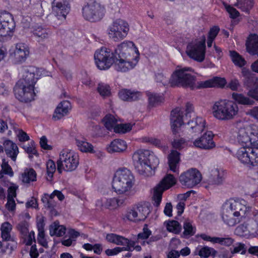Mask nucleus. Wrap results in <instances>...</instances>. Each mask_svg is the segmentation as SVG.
Returning <instances> with one entry per match:
<instances>
[{"label": "nucleus", "mask_w": 258, "mask_h": 258, "mask_svg": "<svg viewBox=\"0 0 258 258\" xmlns=\"http://www.w3.org/2000/svg\"><path fill=\"white\" fill-rule=\"evenodd\" d=\"M132 158L136 170L145 176L153 175L159 164L158 158L149 150H138L134 152Z\"/></svg>", "instance_id": "7ed1b4c3"}, {"label": "nucleus", "mask_w": 258, "mask_h": 258, "mask_svg": "<svg viewBox=\"0 0 258 258\" xmlns=\"http://www.w3.org/2000/svg\"><path fill=\"white\" fill-rule=\"evenodd\" d=\"M164 100L162 96L157 94H151L149 95V102L151 106H156L161 102H163Z\"/></svg>", "instance_id": "864d4df0"}, {"label": "nucleus", "mask_w": 258, "mask_h": 258, "mask_svg": "<svg viewBox=\"0 0 258 258\" xmlns=\"http://www.w3.org/2000/svg\"><path fill=\"white\" fill-rule=\"evenodd\" d=\"M135 177L132 172L126 168L118 169L115 172L112 188L118 194H126L132 188Z\"/></svg>", "instance_id": "20e7f679"}, {"label": "nucleus", "mask_w": 258, "mask_h": 258, "mask_svg": "<svg viewBox=\"0 0 258 258\" xmlns=\"http://www.w3.org/2000/svg\"><path fill=\"white\" fill-rule=\"evenodd\" d=\"M37 73L36 68L33 67L23 70L22 78L14 88L15 96L20 101L28 102L34 100L35 95L34 88L37 79Z\"/></svg>", "instance_id": "f03ea898"}, {"label": "nucleus", "mask_w": 258, "mask_h": 258, "mask_svg": "<svg viewBox=\"0 0 258 258\" xmlns=\"http://www.w3.org/2000/svg\"><path fill=\"white\" fill-rule=\"evenodd\" d=\"M234 6L241 11L248 13L253 7V0H237Z\"/></svg>", "instance_id": "58836bf2"}, {"label": "nucleus", "mask_w": 258, "mask_h": 258, "mask_svg": "<svg viewBox=\"0 0 258 258\" xmlns=\"http://www.w3.org/2000/svg\"><path fill=\"white\" fill-rule=\"evenodd\" d=\"M97 91L103 98L109 97L111 95L110 86L103 83H100L98 84Z\"/></svg>", "instance_id": "de8ad7c7"}, {"label": "nucleus", "mask_w": 258, "mask_h": 258, "mask_svg": "<svg viewBox=\"0 0 258 258\" xmlns=\"http://www.w3.org/2000/svg\"><path fill=\"white\" fill-rule=\"evenodd\" d=\"M226 83V82L224 78L216 77L202 82L200 85L202 88L223 87Z\"/></svg>", "instance_id": "7c9ffc66"}, {"label": "nucleus", "mask_w": 258, "mask_h": 258, "mask_svg": "<svg viewBox=\"0 0 258 258\" xmlns=\"http://www.w3.org/2000/svg\"><path fill=\"white\" fill-rule=\"evenodd\" d=\"M127 148L126 142L121 139H115L112 141L107 147V151L110 153H121Z\"/></svg>", "instance_id": "cd10ccee"}, {"label": "nucleus", "mask_w": 258, "mask_h": 258, "mask_svg": "<svg viewBox=\"0 0 258 258\" xmlns=\"http://www.w3.org/2000/svg\"><path fill=\"white\" fill-rule=\"evenodd\" d=\"M240 252L242 254H244L246 252L245 245L243 243H237L234 246L233 249H231V253L232 254L237 253Z\"/></svg>", "instance_id": "052dcab7"}, {"label": "nucleus", "mask_w": 258, "mask_h": 258, "mask_svg": "<svg viewBox=\"0 0 258 258\" xmlns=\"http://www.w3.org/2000/svg\"><path fill=\"white\" fill-rule=\"evenodd\" d=\"M71 109V105L69 101L64 100L61 102L57 106L52 116V118L56 120L60 119L66 115Z\"/></svg>", "instance_id": "5701e85b"}, {"label": "nucleus", "mask_w": 258, "mask_h": 258, "mask_svg": "<svg viewBox=\"0 0 258 258\" xmlns=\"http://www.w3.org/2000/svg\"><path fill=\"white\" fill-rule=\"evenodd\" d=\"M105 126L109 131L114 130L115 132V128L117 127V119L111 114L106 115L103 119Z\"/></svg>", "instance_id": "ea45409f"}, {"label": "nucleus", "mask_w": 258, "mask_h": 258, "mask_svg": "<svg viewBox=\"0 0 258 258\" xmlns=\"http://www.w3.org/2000/svg\"><path fill=\"white\" fill-rule=\"evenodd\" d=\"M132 125L131 123L119 124L115 128V132L125 133L132 130Z\"/></svg>", "instance_id": "4d7b16f0"}, {"label": "nucleus", "mask_w": 258, "mask_h": 258, "mask_svg": "<svg viewBox=\"0 0 258 258\" xmlns=\"http://www.w3.org/2000/svg\"><path fill=\"white\" fill-rule=\"evenodd\" d=\"M185 142V140L183 138L176 139L172 142V145L174 148L180 149L183 147Z\"/></svg>", "instance_id": "69168bd1"}, {"label": "nucleus", "mask_w": 258, "mask_h": 258, "mask_svg": "<svg viewBox=\"0 0 258 258\" xmlns=\"http://www.w3.org/2000/svg\"><path fill=\"white\" fill-rule=\"evenodd\" d=\"M46 170H47V180L51 181L53 173L56 170V166L54 161L52 160H49L46 162Z\"/></svg>", "instance_id": "8fccbe9b"}, {"label": "nucleus", "mask_w": 258, "mask_h": 258, "mask_svg": "<svg viewBox=\"0 0 258 258\" xmlns=\"http://www.w3.org/2000/svg\"><path fill=\"white\" fill-rule=\"evenodd\" d=\"M236 156L241 163L254 166L258 163V148L246 145L238 149Z\"/></svg>", "instance_id": "9d476101"}, {"label": "nucleus", "mask_w": 258, "mask_h": 258, "mask_svg": "<svg viewBox=\"0 0 258 258\" xmlns=\"http://www.w3.org/2000/svg\"><path fill=\"white\" fill-rule=\"evenodd\" d=\"M150 212L147 204L139 203L126 210L123 219L134 223H138L145 221Z\"/></svg>", "instance_id": "1a4fd4ad"}, {"label": "nucleus", "mask_w": 258, "mask_h": 258, "mask_svg": "<svg viewBox=\"0 0 258 258\" xmlns=\"http://www.w3.org/2000/svg\"><path fill=\"white\" fill-rule=\"evenodd\" d=\"M222 207L225 208V210L233 212L231 214L235 215V217H241L243 218L245 217L247 212L250 211L249 207L247 206V202L243 199H230L225 202Z\"/></svg>", "instance_id": "4468645a"}, {"label": "nucleus", "mask_w": 258, "mask_h": 258, "mask_svg": "<svg viewBox=\"0 0 258 258\" xmlns=\"http://www.w3.org/2000/svg\"><path fill=\"white\" fill-rule=\"evenodd\" d=\"M246 46L249 53L258 55V35L255 34L250 35L246 43Z\"/></svg>", "instance_id": "c85d7f7f"}, {"label": "nucleus", "mask_w": 258, "mask_h": 258, "mask_svg": "<svg viewBox=\"0 0 258 258\" xmlns=\"http://www.w3.org/2000/svg\"><path fill=\"white\" fill-rule=\"evenodd\" d=\"M179 178L182 185L192 188L201 181L202 175L197 169L191 168L181 173Z\"/></svg>", "instance_id": "dca6fc26"}, {"label": "nucleus", "mask_w": 258, "mask_h": 258, "mask_svg": "<svg viewBox=\"0 0 258 258\" xmlns=\"http://www.w3.org/2000/svg\"><path fill=\"white\" fill-rule=\"evenodd\" d=\"M195 255H199L201 258H208L210 256L215 257L217 251L212 247L208 246H199L194 251Z\"/></svg>", "instance_id": "c756f323"}, {"label": "nucleus", "mask_w": 258, "mask_h": 258, "mask_svg": "<svg viewBox=\"0 0 258 258\" xmlns=\"http://www.w3.org/2000/svg\"><path fill=\"white\" fill-rule=\"evenodd\" d=\"M139 59H127L114 57V69L117 72H126L134 69Z\"/></svg>", "instance_id": "aec40b11"}, {"label": "nucleus", "mask_w": 258, "mask_h": 258, "mask_svg": "<svg viewBox=\"0 0 258 258\" xmlns=\"http://www.w3.org/2000/svg\"><path fill=\"white\" fill-rule=\"evenodd\" d=\"M151 235V231L148 228L147 225H145L143 228V232L138 234L139 239H146Z\"/></svg>", "instance_id": "0e129e2a"}, {"label": "nucleus", "mask_w": 258, "mask_h": 258, "mask_svg": "<svg viewBox=\"0 0 258 258\" xmlns=\"http://www.w3.org/2000/svg\"><path fill=\"white\" fill-rule=\"evenodd\" d=\"M52 13L56 18L60 22L56 23L59 25L66 20L67 15L70 10L69 0H54L52 3Z\"/></svg>", "instance_id": "f3484780"}, {"label": "nucleus", "mask_w": 258, "mask_h": 258, "mask_svg": "<svg viewBox=\"0 0 258 258\" xmlns=\"http://www.w3.org/2000/svg\"><path fill=\"white\" fill-rule=\"evenodd\" d=\"M179 161V153L172 150L168 156V163L170 170L173 172H178Z\"/></svg>", "instance_id": "a878e982"}, {"label": "nucleus", "mask_w": 258, "mask_h": 258, "mask_svg": "<svg viewBox=\"0 0 258 258\" xmlns=\"http://www.w3.org/2000/svg\"><path fill=\"white\" fill-rule=\"evenodd\" d=\"M156 80L157 82L162 83L163 85H167L169 84V80L168 78L164 76L162 73H158L156 75Z\"/></svg>", "instance_id": "e2e57ef3"}, {"label": "nucleus", "mask_w": 258, "mask_h": 258, "mask_svg": "<svg viewBox=\"0 0 258 258\" xmlns=\"http://www.w3.org/2000/svg\"><path fill=\"white\" fill-rule=\"evenodd\" d=\"M230 56L235 65L242 67L246 63L245 59L235 51H230Z\"/></svg>", "instance_id": "c03bdc74"}, {"label": "nucleus", "mask_w": 258, "mask_h": 258, "mask_svg": "<svg viewBox=\"0 0 258 258\" xmlns=\"http://www.w3.org/2000/svg\"><path fill=\"white\" fill-rule=\"evenodd\" d=\"M21 180L24 183H29L36 180V173L32 169H26L21 175Z\"/></svg>", "instance_id": "c9c22d12"}, {"label": "nucleus", "mask_w": 258, "mask_h": 258, "mask_svg": "<svg viewBox=\"0 0 258 258\" xmlns=\"http://www.w3.org/2000/svg\"><path fill=\"white\" fill-rule=\"evenodd\" d=\"M2 167V171L3 172V174H8L10 176L12 177L14 175V172L13 171L12 168L9 165L8 162L6 161L5 159H3V162L1 165Z\"/></svg>", "instance_id": "6e6d98bb"}, {"label": "nucleus", "mask_w": 258, "mask_h": 258, "mask_svg": "<svg viewBox=\"0 0 258 258\" xmlns=\"http://www.w3.org/2000/svg\"><path fill=\"white\" fill-rule=\"evenodd\" d=\"M176 182L174 176L171 174H167L162 180L154 188L153 196V205L158 207L161 202L163 192L168 189Z\"/></svg>", "instance_id": "f8f14e48"}, {"label": "nucleus", "mask_w": 258, "mask_h": 258, "mask_svg": "<svg viewBox=\"0 0 258 258\" xmlns=\"http://www.w3.org/2000/svg\"><path fill=\"white\" fill-rule=\"evenodd\" d=\"M28 223L23 221L18 224L17 228L23 235H26L28 233Z\"/></svg>", "instance_id": "bf43d9fd"}, {"label": "nucleus", "mask_w": 258, "mask_h": 258, "mask_svg": "<svg viewBox=\"0 0 258 258\" xmlns=\"http://www.w3.org/2000/svg\"><path fill=\"white\" fill-rule=\"evenodd\" d=\"M130 28L128 23L118 19L114 21L108 28V35L114 41H119L127 36Z\"/></svg>", "instance_id": "9b49d317"}, {"label": "nucleus", "mask_w": 258, "mask_h": 258, "mask_svg": "<svg viewBox=\"0 0 258 258\" xmlns=\"http://www.w3.org/2000/svg\"><path fill=\"white\" fill-rule=\"evenodd\" d=\"M79 156L75 151L68 149H63L59 153L57 160V169L61 173L62 170L71 172L75 170L79 163Z\"/></svg>", "instance_id": "0eeeda50"}, {"label": "nucleus", "mask_w": 258, "mask_h": 258, "mask_svg": "<svg viewBox=\"0 0 258 258\" xmlns=\"http://www.w3.org/2000/svg\"><path fill=\"white\" fill-rule=\"evenodd\" d=\"M15 28V23L12 15L5 11L0 12V42L11 37Z\"/></svg>", "instance_id": "ddd939ff"}, {"label": "nucleus", "mask_w": 258, "mask_h": 258, "mask_svg": "<svg viewBox=\"0 0 258 258\" xmlns=\"http://www.w3.org/2000/svg\"><path fill=\"white\" fill-rule=\"evenodd\" d=\"M213 115L220 120L233 119L238 114L239 108L236 103L228 100L216 102L212 107Z\"/></svg>", "instance_id": "39448f33"}, {"label": "nucleus", "mask_w": 258, "mask_h": 258, "mask_svg": "<svg viewBox=\"0 0 258 258\" xmlns=\"http://www.w3.org/2000/svg\"><path fill=\"white\" fill-rule=\"evenodd\" d=\"M141 93L140 92L132 91L128 89H122L118 92L119 98L123 101H133L140 99Z\"/></svg>", "instance_id": "bb28decb"}, {"label": "nucleus", "mask_w": 258, "mask_h": 258, "mask_svg": "<svg viewBox=\"0 0 258 258\" xmlns=\"http://www.w3.org/2000/svg\"><path fill=\"white\" fill-rule=\"evenodd\" d=\"M54 198L52 194H45L44 195L41 199V201L45 208L51 209L56 206V203L53 200Z\"/></svg>", "instance_id": "a18cd8bd"}, {"label": "nucleus", "mask_w": 258, "mask_h": 258, "mask_svg": "<svg viewBox=\"0 0 258 258\" xmlns=\"http://www.w3.org/2000/svg\"><path fill=\"white\" fill-rule=\"evenodd\" d=\"M223 4L231 18L235 19L239 16V13L236 9L228 5L225 2H223Z\"/></svg>", "instance_id": "5fc2aeb1"}, {"label": "nucleus", "mask_w": 258, "mask_h": 258, "mask_svg": "<svg viewBox=\"0 0 258 258\" xmlns=\"http://www.w3.org/2000/svg\"><path fill=\"white\" fill-rule=\"evenodd\" d=\"M183 235L184 236H192L194 235L196 232V228L194 227L191 222L186 220L184 222L183 224Z\"/></svg>", "instance_id": "3c124183"}, {"label": "nucleus", "mask_w": 258, "mask_h": 258, "mask_svg": "<svg viewBox=\"0 0 258 258\" xmlns=\"http://www.w3.org/2000/svg\"><path fill=\"white\" fill-rule=\"evenodd\" d=\"M171 126L173 134L178 132V129L183 124V111L179 108H176L171 112Z\"/></svg>", "instance_id": "4be33fe9"}, {"label": "nucleus", "mask_w": 258, "mask_h": 258, "mask_svg": "<svg viewBox=\"0 0 258 258\" xmlns=\"http://www.w3.org/2000/svg\"><path fill=\"white\" fill-rule=\"evenodd\" d=\"M192 71V69L191 68L177 67L170 77L169 80L170 86L189 87L193 89L196 77L189 73Z\"/></svg>", "instance_id": "423d86ee"}, {"label": "nucleus", "mask_w": 258, "mask_h": 258, "mask_svg": "<svg viewBox=\"0 0 258 258\" xmlns=\"http://www.w3.org/2000/svg\"><path fill=\"white\" fill-rule=\"evenodd\" d=\"M251 88L248 92V96L258 100V81Z\"/></svg>", "instance_id": "680f3d73"}, {"label": "nucleus", "mask_w": 258, "mask_h": 258, "mask_svg": "<svg viewBox=\"0 0 258 258\" xmlns=\"http://www.w3.org/2000/svg\"><path fill=\"white\" fill-rule=\"evenodd\" d=\"M181 226L176 221H170L167 225V229L168 231L178 234L180 232Z\"/></svg>", "instance_id": "603ef678"}, {"label": "nucleus", "mask_w": 258, "mask_h": 258, "mask_svg": "<svg viewBox=\"0 0 258 258\" xmlns=\"http://www.w3.org/2000/svg\"><path fill=\"white\" fill-rule=\"evenodd\" d=\"M106 238L108 241L117 245H124L126 243V238L114 233L108 234Z\"/></svg>", "instance_id": "a19ab883"}, {"label": "nucleus", "mask_w": 258, "mask_h": 258, "mask_svg": "<svg viewBox=\"0 0 258 258\" xmlns=\"http://www.w3.org/2000/svg\"><path fill=\"white\" fill-rule=\"evenodd\" d=\"M22 148L29 155V158L32 159L33 155H38V153L35 148V144L34 141H31L27 145H24Z\"/></svg>", "instance_id": "09e8293b"}, {"label": "nucleus", "mask_w": 258, "mask_h": 258, "mask_svg": "<svg viewBox=\"0 0 258 258\" xmlns=\"http://www.w3.org/2000/svg\"><path fill=\"white\" fill-rule=\"evenodd\" d=\"M246 114L258 121V106H255L248 109Z\"/></svg>", "instance_id": "338daca9"}, {"label": "nucleus", "mask_w": 258, "mask_h": 258, "mask_svg": "<svg viewBox=\"0 0 258 258\" xmlns=\"http://www.w3.org/2000/svg\"><path fill=\"white\" fill-rule=\"evenodd\" d=\"M232 213V211L225 210V208L222 207V219L224 223L230 226H235L240 223L243 219L241 217H235V215L231 214Z\"/></svg>", "instance_id": "393cba45"}, {"label": "nucleus", "mask_w": 258, "mask_h": 258, "mask_svg": "<svg viewBox=\"0 0 258 258\" xmlns=\"http://www.w3.org/2000/svg\"><path fill=\"white\" fill-rule=\"evenodd\" d=\"M255 128V126H247L240 128L237 136L238 142L240 144H245L246 145L254 143L257 135Z\"/></svg>", "instance_id": "a211bd4d"}, {"label": "nucleus", "mask_w": 258, "mask_h": 258, "mask_svg": "<svg viewBox=\"0 0 258 258\" xmlns=\"http://www.w3.org/2000/svg\"><path fill=\"white\" fill-rule=\"evenodd\" d=\"M195 147L204 150H210L215 147L213 141V135L210 131L206 132L200 138L195 140L193 142Z\"/></svg>", "instance_id": "6ab92c4d"}, {"label": "nucleus", "mask_w": 258, "mask_h": 258, "mask_svg": "<svg viewBox=\"0 0 258 258\" xmlns=\"http://www.w3.org/2000/svg\"><path fill=\"white\" fill-rule=\"evenodd\" d=\"M105 11L104 7L95 0H89L82 8L83 17L92 22L101 20L104 16Z\"/></svg>", "instance_id": "6e6552de"}, {"label": "nucleus", "mask_w": 258, "mask_h": 258, "mask_svg": "<svg viewBox=\"0 0 258 258\" xmlns=\"http://www.w3.org/2000/svg\"><path fill=\"white\" fill-rule=\"evenodd\" d=\"M242 74L244 77V85L247 87H251L258 81V79L255 77L248 69L243 68Z\"/></svg>", "instance_id": "2f4dec72"}, {"label": "nucleus", "mask_w": 258, "mask_h": 258, "mask_svg": "<svg viewBox=\"0 0 258 258\" xmlns=\"http://www.w3.org/2000/svg\"><path fill=\"white\" fill-rule=\"evenodd\" d=\"M232 98L235 101L240 104L251 105L254 103L253 100L250 99L248 97L245 96L242 94L233 93Z\"/></svg>", "instance_id": "e433bc0d"}, {"label": "nucleus", "mask_w": 258, "mask_h": 258, "mask_svg": "<svg viewBox=\"0 0 258 258\" xmlns=\"http://www.w3.org/2000/svg\"><path fill=\"white\" fill-rule=\"evenodd\" d=\"M114 57L139 59V53L132 41H125L118 45L114 52L106 47L96 50L94 54L95 64L99 70H107L114 62Z\"/></svg>", "instance_id": "f257e3e1"}, {"label": "nucleus", "mask_w": 258, "mask_h": 258, "mask_svg": "<svg viewBox=\"0 0 258 258\" xmlns=\"http://www.w3.org/2000/svg\"><path fill=\"white\" fill-rule=\"evenodd\" d=\"M124 202V200L121 198H110L107 199L103 203V206L108 209H114L121 205Z\"/></svg>", "instance_id": "4c0bfd02"}, {"label": "nucleus", "mask_w": 258, "mask_h": 258, "mask_svg": "<svg viewBox=\"0 0 258 258\" xmlns=\"http://www.w3.org/2000/svg\"><path fill=\"white\" fill-rule=\"evenodd\" d=\"M12 226L9 222L4 223L1 228L2 238L4 240L9 241L11 239L10 231Z\"/></svg>", "instance_id": "49530a36"}, {"label": "nucleus", "mask_w": 258, "mask_h": 258, "mask_svg": "<svg viewBox=\"0 0 258 258\" xmlns=\"http://www.w3.org/2000/svg\"><path fill=\"white\" fill-rule=\"evenodd\" d=\"M210 182L212 184L220 185L222 184L225 179L223 171L215 169L212 171Z\"/></svg>", "instance_id": "f704fd0d"}, {"label": "nucleus", "mask_w": 258, "mask_h": 258, "mask_svg": "<svg viewBox=\"0 0 258 258\" xmlns=\"http://www.w3.org/2000/svg\"><path fill=\"white\" fill-rule=\"evenodd\" d=\"M76 143L78 149L83 152L94 153L93 146L84 140L76 139Z\"/></svg>", "instance_id": "79ce46f5"}, {"label": "nucleus", "mask_w": 258, "mask_h": 258, "mask_svg": "<svg viewBox=\"0 0 258 258\" xmlns=\"http://www.w3.org/2000/svg\"><path fill=\"white\" fill-rule=\"evenodd\" d=\"M4 147L7 156L15 161L19 153L17 145L12 141L8 140L4 142Z\"/></svg>", "instance_id": "b1692460"}, {"label": "nucleus", "mask_w": 258, "mask_h": 258, "mask_svg": "<svg viewBox=\"0 0 258 258\" xmlns=\"http://www.w3.org/2000/svg\"><path fill=\"white\" fill-rule=\"evenodd\" d=\"M187 125L195 133H201L205 126V120L202 117H197L196 120L187 122Z\"/></svg>", "instance_id": "473e14b6"}, {"label": "nucleus", "mask_w": 258, "mask_h": 258, "mask_svg": "<svg viewBox=\"0 0 258 258\" xmlns=\"http://www.w3.org/2000/svg\"><path fill=\"white\" fill-rule=\"evenodd\" d=\"M29 54L28 46L23 43H18L16 44L13 56L16 62L21 63L25 61Z\"/></svg>", "instance_id": "412c9836"}, {"label": "nucleus", "mask_w": 258, "mask_h": 258, "mask_svg": "<svg viewBox=\"0 0 258 258\" xmlns=\"http://www.w3.org/2000/svg\"><path fill=\"white\" fill-rule=\"evenodd\" d=\"M220 29L217 26H214L211 28L208 33V38L215 39L217 35H218Z\"/></svg>", "instance_id": "774afa93"}, {"label": "nucleus", "mask_w": 258, "mask_h": 258, "mask_svg": "<svg viewBox=\"0 0 258 258\" xmlns=\"http://www.w3.org/2000/svg\"><path fill=\"white\" fill-rule=\"evenodd\" d=\"M66 231V228L64 226L58 225L55 222L50 227V234L51 236H62L65 234Z\"/></svg>", "instance_id": "37998d69"}, {"label": "nucleus", "mask_w": 258, "mask_h": 258, "mask_svg": "<svg viewBox=\"0 0 258 258\" xmlns=\"http://www.w3.org/2000/svg\"><path fill=\"white\" fill-rule=\"evenodd\" d=\"M205 37L203 36L202 40L189 44L186 51L187 54L196 60L203 61L205 56Z\"/></svg>", "instance_id": "2eb2a0df"}, {"label": "nucleus", "mask_w": 258, "mask_h": 258, "mask_svg": "<svg viewBox=\"0 0 258 258\" xmlns=\"http://www.w3.org/2000/svg\"><path fill=\"white\" fill-rule=\"evenodd\" d=\"M33 35L37 38L39 42L43 41L49 38L50 32L49 30L42 28L41 26H35L33 31Z\"/></svg>", "instance_id": "72a5a7b5"}, {"label": "nucleus", "mask_w": 258, "mask_h": 258, "mask_svg": "<svg viewBox=\"0 0 258 258\" xmlns=\"http://www.w3.org/2000/svg\"><path fill=\"white\" fill-rule=\"evenodd\" d=\"M233 242L234 239L230 237H217L216 243H219L222 245L229 246L233 244Z\"/></svg>", "instance_id": "13d9d810"}]
</instances>
